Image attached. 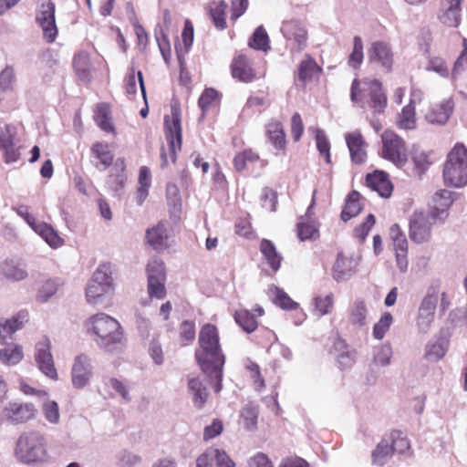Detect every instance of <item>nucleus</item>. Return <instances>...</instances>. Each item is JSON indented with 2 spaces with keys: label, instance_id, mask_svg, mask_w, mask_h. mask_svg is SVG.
Segmentation results:
<instances>
[{
  "label": "nucleus",
  "instance_id": "f257e3e1",
  "mask_svg": "<svg viewBox=\"0 0 467 467\" xmlns=\"http://www.w3.org/2000/svg\"><path fill=\"white\" fill-rule=\"evenodd\" d=\"M199 348L194 357L202 372L209 371L212 366L224 365L225 358L220 345V336L215 325L204 324L199 332Z\"/></svg>",
  "mask_w": 467,
  "mask_h": 467
},
{
  "label": "nucleus",
  "instance_id": "f03ea898",
  "mask_svg": "<svg viewBox=\"0 0 467 467\" xmlns=\"http://www.w3.org/2000/svg\"><path fill=\"white\" fill-rule=\"evenodd\" d=\"M87 329L96 337V342L107 351L123 345V332L119 323L112 317L99 313L86 322Z\"/></svg>",
  "mask_w": 467,
  "mask_h": 467
},
{
  "label": "nucleus",
  "instance_id": "7ed1b4c3",
  "mask_svg": "<svg viewBox=\"0 0 467 467\" xmlns=\"http://www.w3.org/2000/svg\"><path fill=\"white\" fill-rule=\"evenodd\" d=\"M443 182L448 187L467 185V147L457 142L448 152L442 170Z\"/></svg>",
  "mask_w": 467,
  "mask_h": 467
},
{
  "label": "nucleus",
  "instance_id": "20e7f679",
  "mask_svg": "<svg viewBox=\"0 0 467 467\" xmlns=\"http://www.w3.org/2000/svg\"><path fill=\"white\" fill-rule=\"evenodd\" d=\"M350 99L356 103H366L375 113H381L387 106V96L383 90L382 83L378 79L358 78L352 81Z\"/></svg>",
  "mask_w": 467,
  "mask_h": 467
},
{
  "label": "nucleus",
  "instance_id": "39448f33",
  "mask_svg": "<svg viewBox=\"0 0 467 467\" xmlns=\"http://www.w3.org/2000/svg\"><path fill=\"white\" fill-rule=\"evenodd\" d=\"M16 457L22 462H40L47 456V442L45 435L36 430L23 432L16 445Z\"/></svg>",
  "mask_w": 467,
  "mask_h": 467
},
{
  "label": "nucleus",
  "instance_id": "423d86ee",
  "mask_svg": "<svg viewBox=\"0 0 467 467\" xmlns=\"http://www.w3.org/2000/svg\"><path fill=\"white\" fill-rule=\"evenodd\" d=\"M113 290L112 266L109 263L100 264L86 289L87 301L90 305H98Z\"/></svg>",
  "mask_w": 467,
  "mask_h": 467
},
{
  "label": "nucleus",
  "instance_id": "0eeeda50",
  "mask_svg": "<svg viewBox=\"0 0 467 467\" xmlns=\"http://www.w3.org/2000/svg\"><path fill=\"white\" fill-rule=\"evenodd\" d=\"M381 157L395 166L401 168L408 161V150L405 140L391 130L381 134Z\"/></svg>",
  "mask_w": 467,
  "mask_h": 467
},
{
  "label": "nucleus",
  "instance_id": "6e6552de",
  "mask_svg": "<svg viewBox=\"0 0 467 467\" xmlns=\"http://www.w3.org/2000/svg\"><path fill=\"white\" fill-rule=\"evenodd\" d=\"M438 221L423 211H415L409 221V236L415 244L428 243L431 239L432 226Z\"/></svg>",
  "mask_w": 467,
  "mask_h": 467
},
{
  "label": "nucleus",
  "instance_id": "1a4fd4ad",
  "mask_svg": "<svg viewBox=\"0 0 467 467\" xmlns=\"http://www.w3.org/2000/svg\"><path fill=\"white\" fill-rule=\"evenodd\" d=\"M440 287L441 285L439 281L432 283L428 287L427 293L420 303L418 312L417 323L420 327L428 328L434 321Z\"/></svg>",
  "mask_w": 467,
  "mask_h": 467
},
{
  "label": "nucleus",
  "instance_id": "9d476101",
  "mask_svg": "<svg viewBox=\"0 0 467 467\" xmlns=\"http://www.w3.org/2000/svg\"><path fill=\"white\" fill-rule=\"evenodd\" d=\"M230 70L232 78L239 82L252 83L259 78L253 59L242 52L234 56Z\"/></svg>",
  "mask_w": 467,
  "mask_h": 467
},
{
  "label": "nucleus",
  "instance_id": "9b49d317",
  "mask_svg": "<svg viewBox=\"0 0 467 467\" xmlns=\"http://www.w3.org/2000/svg\"><path fill=\"white\" fill-rule=\"evenodd\" d=\"M35 360L39 370L47 378L57 380L58 374L55 367L51 353V342L48 337H43L36 344Z\"/></svg>",
  "mask_w": 467,
  "mask_h": 467
},
{
  "label": "nucleus",
  "instance_id": "f8f14e48",
  "mask_svg": "<svg viewBox=\"0 0 467 467\" xmlns=\"http://www.w3.org/2000/svg\"><path fill=\"white\" fill-rule=\"evenodd\" d=\"M164 131L171 153L175 161L177 151L182 149L181 113L177 109H172L171 114L164 117Z\"/></svg>",
  "mask_w": 467,
  "mask_h": 467
},
{
  "label": "nucleus",
  "instance_id": "ddd939ff",
  "mask_svg": "<svg viewBox=\"0 0 467 467\" xmlns=\"http://www.w3.org/2000/svg\"><path fill=\"white\" fill-rule=\"evenodd\" d=\"M56 5L52 0L42 3L39 11L36 13V20L43 30L44 38L48 43L55 41L57 36L56 26Z\"/></svg>",
  "mask_w": 467,
  "mask_h": 467
},
{
  "label": "nucleus",
  "instance_id": "4468645a",
  "mask_svg": "<svg viewBox=\"0 0 467 467\" xmlns=\"http://www.w3.org/2000/svg\"><path fill=\"white\" fill-rule=\"evenodd\" d=\"M359 262V256L339 252L332 267L333 278L337 282L348 279L357 271Z\"/></svg>",
  "mask_w": 467,
  "mask_h": 467
},
{
  "label": "nucleus",
  "instance_id": "2eb2a0df",
  "mask_svg": "<svg viewBox=\"0 0 467 467\" xmlns=\"http://www.w3.org/2000/svg\"><path fill=\"white\" fill-rule=\"evenodd\" d=\"M92 374L90 358L85 354L77 356L71 370V379L74 387L82 389L87 386L92 378Z\"/></svg>",
  "mask_w": 467,
  "mask_h": 467
},
{
  "label": "nucleus",
  "instance_id": "dca6fc26",
  "mask_svg": "<svg viewBox=\"0 0 467 467\" xmlns=\"http://www.w3.org/2000/svg\"><path fill=\"white\" fill-rule=\"evenodd\" d=\"M36 411L33 404L10 402L3 409L2 415L8 421L17 424L33 419Z\"/></svg>",
  "mask_w": 467,
  "mask_h": 467
},
{
  "label": "nucleus",
  "instance_id": "f3484780",
  "mask_svg": "<svg viewBox=\"0 0 467 467\" xmlns=\"http://www.w3.org/2000/svg\"><path fill=\"white\" fill-rule=\"evenodd\" d=\"M368 58L371 63H377L387 72L392 69L394 58L389 45L383 41H375L368 50Z\"/></svg>",
  "mask_w": 467,
  "mask_h": 467
},
{
  "label": "nucleus",
  "instance_id": "a211bd4d",
  "mask_svg": "<svg viewBox=\"0 0 467 467\" xmlns=\"http://www.w3.org/2000/svg\"><path fill=\"white\" fill-rule=\"evenodd\" d=\"M351 161L356 164H361L367 160V147L364 137L360 131H352L345 135Z\"/></svg>",
  "mask_w": 467,
  "mask_h": 467
},
{
  "label": "nucleus",
  "instance_id": "6ab92c4d",
  "mask_svg": "<svg viewBox=\"0 0 467 467\" xmlns=\"http://www.w3.org/2000/svg\"><path fill=\"white\" fill-rule=\"evenodd\" d=\"M454 109L452 99H446L432 104L427 111L425 118L432 124L444 125L448 122Z\"/></svg>",
  "mask_w": 467,
  "mask_h": 467
},
{
  "label": "nucleus",
  "instance_id": "aec40b11",
  "mask_svg": "<svg viewBox=\"0 0 467 467\" xmlns=\"http://www.w3.org/2000/svg\"><path fill=\"white\" fill-rule=\"evenodd\" d=\"M265 315V310L262 306L256 305L253 311L246 308H240L234 314V321L246 333H252L258 327L257 317Z\"/></svg>",
  "mask_w": 467,
  "mask_h": 467
},
{
  "label": "nucleus",
  "instance_id": "412c9836",
  "mask_svg": "<svg viewBox=\"0 0 467 467\" xmlns=\"http://www.w3.org/2000/svg\"><path fill=\"white\" fill-rule=\"evenodd\" d=\"M462 0H441L439 20L449 27H458L461 23Z\"/></svg>",
  "mask_w": 467,
  "mask_h": 467
},
{
  "label": "nucleus",
  "instance_id": "4be33fe9",
  "mask_svg": "<svg viewBox=\"0 0 467 467\" xmlns=\"http://www.w3.org/2000/svg\"><path fill=\"white\" fill-rule=\"evenodd\" d=\"M281 32L285 39L294 41L297 50L301 51L306 47L307 31L299 21L288 20L282 24Z\"/></svg>",
  "mask_w": 467,
  "mask_h": 467
},
{
  "label": "nucleus",
  "instance_id": "5701e85b",
  "mask_svg": "<svg viewBox=\"0 0 467 467\" xmlns=\"http://www.w3.org/2000/svg\"><path fill=\"white\" fill-rule=\"evenodd\" d=\"M451 204V193L442 190L433 195L431 210L427 213L431 214L439 223H443L449 215V209Z\"/></svg>",
  "mask_w": 467,
  "mask_h": 467
},
{
  "label": "nucleus",
  "instance_id": "b1692460",
  "mask_svg": "<svg viewBox=\"0 0 467 467\" xmlns=\"http://www.w3.org/2000/svg\"><path fill=\"white\" fill-rule=\"evenodd\" d=\"M366 184L380 197L389 198L393 192V184L389 175L382 171H374L366 176Z\"/></svg>",
  "mask_w": 467,
  "mask_h": 467
},
{
  "label": "nucleus",
  "instance_id": "393cba45",
  "mask_svg": "<svg viewBox=\"0 0 467 467\" xmlns=\"http://www.w3.org/2000/svg\"><path fill=\"white\" fill-rule=\"evenodd\" d=\"M265 136L275 150L285 153L286 134L281 121L271 119L265 125Z\"/></svg>",
  "mask_w": 467,
  "mask_h": 467
},
{
  "label": "nucleus",
  "instance_id": "a878e982",
  "mask_svg": "<svg viewBox=\"0 0 467 467\" xmlns=\"http://www.w3.org/2000/svg\"><path fill=\"white\" fill-rule=\"evenodd\" d=\"M256 164L263 168L266 163L260 158L259 153L251 148L238 151L233 160L234 168L237 172L247 171Z\"/></svg>",
  "mask_w": 467,
  "mask_h": 467
},
{
  "label": "nucleus",
  "instance_id": "bb28decb",
  "mask_svg": "<svg viewBox=\"0 0 467 467\" xmlns=\"http://www.w3.org/2000/svg\"><path fill=\"white\" fill-rule=\"evenodd\" d=\"M296 234L300 241H316L320 237L319 223L306 213L300 216L296 223Z\"/></svg>",
  "mask_w": 467,
  "mask_h": 467
},
{
  "label": "nucleus",
  "instance_id": "cd10ccee",
  "mask_svg": "<svg viewBox=\"0 0 467 467\" xmlns=\"http://www.w3.org/2000/svg\"><path fill=\"white\" fill-rule=\"evenodd\" d=\"M28 321V313L26 311H20L10 319L6 320L5 324H0V342H5L8 337L21 329L24 324Z\"/></svg>",
  "mask_w": 467,
  "mask_h": 467
},
{
  "label": "nucleus",
  "instance_id": "c85d7f7f",
  "mask_svg": "<svg viewBox=\"0 0 467 467\" xmlns=\"http://www.w3.org/2000/svg\"><path fill=\"white\" fill-rule=\"evenodd\" d=\"M148 244L156 251H162L167 247L168 234L165 223L160 222L156 226L146 232Z\"/></svg>",
  "mask_w": 467,
  "mask_h": 467
},
{
  "label": "nucleus",
  "instance_id": "c756f323",
  "mask_svg": "<svg viewBox=\"0 0 467 467\" xmlns=\"http://www.w3.org/2000/svg\"><path fill=\"white\" fill-rule=\"evenodd\" d=\"M259 249L268 265L274 272H277L281 267L283 257L277 252L274 243L268 239H262Z\"/></svg>",
  "mask_w": 467,
  "mask_h": 467
},
{
  "label": "nucleus",
  "instance_id": "7c9ffc66",
  "mask_svg": "<svg viewBox=\"0 0 467 467\" xmlns=\"http://www.w3.org/2000/svg\"><path fill=\"white\" fill-rule=\"evenodd\" d=\"M321 72L322 68L317 65L316 60L310 55H306L305 58L298 66L297 76L299 81L305 85L315 77H317Z\"/></svg>",
  "mask_w": 467,
  "mask_h": 467
},
{
  "label": "nucleus",
  "instance_id": "2f4dec72",
  "mask_svg": "<svg viewBox=\"0 0 467 467\" xmlns=\"http://www.w3.org/2000/svg\"><path fill=\"white\" fill-rule=\"evenodd\" d=\"M94 121L107 133H116L115 127L111 119L110 107L108 103H99L94 110Z\"/></svg>",
  "mask_w": 467,
  "mask_h": 467
},
{
  "label": "nucleus",
  "instance_id": "473e14b6",
  "mask_svg": "<svg viewBox=\"0 0 467 467\" xmlns=\"http://www.w3.org/2000/svg\"><path fill=\"white\" fill-rule=\"evenodd\" d=\"M188 389L192 395V402L195 408L201 410L208 400V392L205 386L199 378L188 379Z\"/></svg>",
  "mask_w": 467,
  "mask_h": 467
},
{
  "label": "nucleus",
  "instance_id": "72a5a7b5",
  "mask_svg": "<svg viewBox=\"0 0 467 467\" xmlns=\"http://www.w3.org/2000/svg\"><path fill=\"white\" fill-rule=\"evenodd\" d=\"M222 95L215 88H206L198 99V106L202 112V116L219 107Z\"/></svg>",
  "mask_w": 467,
  "mask_h": 467
},
{
  "label": "nucleus",
  "instance_id": "f704fd0d",
  "mask_svg": "<svg viewBox=\"0 0 467 467\" xmlns=\"http://www.w3.org/2000/svg\"><path fill=\"white\" fill-rule=\"evenodd\" d=\"M227 4L223 0L213 1L208 6L209 16L213 20L214 26L219 30L226 28L225 14Z\"/></svg>",
  "mask_w": 467,
  "mask_h": 467
},
{
  "label": "nucleus",
  "instance_id": "c9c22d12",
  "mask_svg": "<svg viewBox=\"0 0 467 467\" xmlns=\"http://www.w3.org/2000/svg\"><path fill=\"white\" fill-rule=\"evenodd\" d=\"M92 156L98 160L99 164L103 169L109 168L114 160V154L109 150V145L106 142H95L90 148Z\"/></svg>",
  "mask_w": 467,
  "mask_h": 467
},
{
  "label": "nucleus",
  "instance_id": "e433bc0d",
  "mask_svg": "<svg viewBox=\"0 0 467 467\" xmlns=\"http://www.w3.org/2000/svg\"><path fill=\"white\" fill-rule=\"evenodd\" d=\"M24 358L23 347L18 344H10L0 349V362L6 366H15Z\"/></svg>",
  "mask_w": 467,
  "mask_h": 467
},
{
  "label": "nucleus",
  "instance_id": "4c0bfd02",
  "mask_svg": "<svg viewBox=\"0 0 467 467\" xmlns=\"http://www.w3.org/2000/svg\"><path fill=\"white\" fill-rule=\"evenodd\" d=\"M360 200L361 195L358 192L352 191L348 193L344 209L341 213L343 221L347 222L361 212L362 206Z\"/></svg>",
  "mask_w": 467,
  "mask_h": 467
},
{
  "label": "nucleus",
  "instance_id": "58836bf2",
  "mask_svg": "<svg viewBox=\"0 0 467 467\" xmlns=\"http://www.w3.org/2000/svg\"><path fill=\"white\" fill-rule=\"evenodd\" d=\"M396 125L400 130H413L416 128L415 104L412 101L398 114Z\"/></svg>",
  "mask_w": 467,
  "mask_h": 467
},
{
  "label": "nucleus",
  "instance_id": "ea45409f",
  "mask_svg": "<svg viewBox=\"0 0 467 467\" xmlns=\"http://www.w3.org/2000/svg\"><path fill=\"white\" fill-rule=\"evenodd\" d=\"M36 233L52 248H58L64 244L63 238L47 223H40L39 225L36 226Z\"/></svg>",
  "mask_w": 467,
  "mask_h": 467
},
{
  "label": "nucleus",
  "instance_id": "a19ab883",
  "mask_svg": "<svg viewBox=\"0 0 467 467\" xmlns=\"http://www.w3.org/2000/svg\"><path fill=\"white\" fill-rule=\"evenodd\" d=\"M139 188L136 192V200L139 205H141L149 195V188L151 184L150 171L146 166L140 168Z\"/></svg>",
  "mask_w": 467,
  "mask_h": 467
},
{
  "label": "nucleus",
  "instance_id": "79ce46f5",
  "mask_svg": "<svg viewBox=\"0 0 467 467\" xmlns=\"http://www.w3.org/2000/svg\"><path fill=\"white\" fill-rule=\"evenodd\" d=\"M258 414V407L249 403L241 410L240 423L248 431L255 430L257 427Z\"/></svg>",
  "mask_w": 467,
  "mask_h": 467
},
{
  "label": "nucleus",
  "instance_id": "37998d69",
  "mask_svg": "<svg viewBox=\"0 0 467 467\" xmlns=\"http://www.w3.org/2000/svg\"><path fill=\"white\" fill-rule=\"evenodd\" d=\"M392 243L395 250L398 267L401 272H405L408 268V240L406 237H401L398 238V240H395Z\"/></svg>",
  "mask_w": 467,
  "mask_h": 467
},
{
  "label": "nucleus",
  "instance_id": "c03bdc74",
  "mask_svg": "<svg viewBox=\"0 0 467 467\" xmlns=\"http://www.w3.org/2000/svg\"><path fill=\"white\" fill-rule=\"evenodd\" d=\"M368 309L363 300H356L349 308V321L354 326L365 325Z\"/></svg>",
  "mask_w": 467,
  "mask_h": 467
},
{
  "label": "nucleus",
  "instance_id": "a18cd8bd",
  "mask_svg": "<svg viewBox=\"0 0 467 467\" xmlns=\"http://www.w3.org/2000/svg\"><path fill=\"white\" fill-rule=\"evenodd\" d=\"M1 269H2V273L4 274V275L6 278L15 280V281L23 280L27 275L26 271L25 270V267L21 264L16 263L12 260L5 261L2 265Z\"/></svg>",
  "mask_w": 467,
  "mask_h": 467
},
{
  "label": "nucleus",
  "instance_id": "49530a36",
  "mask_svg": "<svg viewBox=\"0 0 467 467\" xmlns=\"http://www.w3.org/2000/svg\"><path fill=\"white\" fill-rule=\"evenodd\" d=\"M166 281L161 279H154L150 276L147 279V293L150 298H156L162 300L167 296V289L165 285Z\"/></svg>",
  "mask_w": 467,
  "mask_h": 467
},
{
  "label": "nucleus",
  "instance_id": "de8ad7c7",
  "mask_svg": "<svg viewBox=\"0 0 467 467\" xmlns=\"http://www.w3.org/2000/svg\"><path fill=\"white\" fill-rule=\"evenodd\" d=\"M412 161L418 174H423L434 162L432 153L425 151H415L412 156Z\"/></svg>",
  "mask_w": 467,
  "mask_h": 467
},
{
  "label": "nucleus",
  "instance_id": "09e8293b",
  "mask_svg": "<svg viewBox=\"0 0 467 467\" xmlns=\"http://www.w3.org/2000/svg\"><path fill=\"white\" fill-rule=\"evenodd\" d=\"M73 67L77 75L85 79L89 76L90 61L86 52H79L74 57Z\"/></svg>",
  "mask_w": 467,
  "mask_h": 467
},
{
  "label": "nucleus",
  "instance_id": "8fccbe9b",
  "mask_svg": "<svg viewBox=\"0 0 467 467\" xmlns=\"http://www.w3.org/2000/svg\"><path fill=\"white\" fill-rule=\"evenodd\" d=\"M147 279L150 276H153L154 279H161L162 281H166V268L165 264L162 260L158 258H153L148 262L146 267Z\"/></svg>",
  "mask_w": 467,
  "mask_h": 467
},
{
  "label": "nucleus",
  "instance_id": "3c124183",
  "mask_svg": "<svg viewBox=\"0 0 467 467\" xmlns=\"http://www.w3.org/2000/svg\"><path fill=\"white\" fill-rule=\"evenodd\" d=\"M363 41L360 36H356L353 38V49L348 57V65L357 69L363 62Z\"/></svg>",
  "mask_w": 467,
  "mask_h": 467
},
{
  "label": "nucleus",
  "instance_id": "603ef678",
  "mask_svg": "<svg viewBox=\"0 0 467 467\" xmlns=\"http://www.w3.org/2000/svg\"><path fill=\"white\" fill-rule=\"evenodd\" d=\"M249 46L257 50L266 51L270 48L269 37L263 26H259L253 34L252 39L249 41Z\"/></svg>",
  "mask_w": 467,
  "mask_h": 467
},
{
  "label": "nucleus",
  "instance_id": "864d4df0",
  "mask_svg": "<svg viewBox=\"0 0 467 467\" xmlns=\"http://www.w3.org/2000/svg\"><path fill=\"white\" fill-rule=\"evenodd\" d=\"M392 322V315L389 312H385L373 327V337L379 340L382 339L389 331Z\"/></svg>",
  "mask_w": 467,
  "mask_h": 467
},
{
  "label": "nucleus",
  "instance_id": "5fc2aeb1",
  "mask_svg": "<svg viewBox=\"0 0 467 467\" xmlns=\"http://www.w3.org/2000/svg\"><path fill=\"white\" fill-rule=\"evenodd\" d=\"M245 369L253 380L254 389L257 391L263 390L265 388V382L261 374L259 365L254 361L249 360L245 364Z\"/></svg>",
  "mask_w": 467,
  "mask_h": 467
},
{
  "label": "nucleus",
  "instance_id": "6e6d98bb",
  "mask_svg": "<svg viewBox=\"0 0 467 467\" xmlns=\"http://www.w3.org/2000/svg\"><path fill=\"white\" fill-rule=\"evenodd\" d=\"M392 438V453L398 452L403 454L410 449V443L407 436H405L400 431H393L391 432Z\"/></svg>",
  "mask_w": 467,
  "mask_h": 467
},
{
  "label": "nucleus",
  "instance_id": "4d7b16f0",
  "mask_svg": "<svg viewBox=\"0 0 467 467\" xmlns=\"http://www.w3.org/2000/svg\"><path fill=\"white\" fill-rule=\"evenodd\" d=\"M15 79L13 67L6 66L0 73V100L3 99V93L13 89Z\"/></svg>",
  "mask_w": 467,
  "mask_h": 467
},
{
  "label": "nucleus",
  "instance_id": "13d9d810",
  "mask_svg": "<svg viewBox=\"0 0 467 467\" xmlns=\"http://www.w3.org/2000/svg\"><path fill=\"white\" fill-rule=\"evenodd\" d=\"M392 454L391 445L387 440L380 441L372 451L373 462L378 465L384 464L385 460Z\"/></svg>",
  "mask_w": 467,
  "mask_h": 467
},
{
  "label": "nucleus",
  "instance_id": "bf43d9fd",
  "mask_svg": "<svg viewBox=\"0 0 467 467\" xmlns=\"http://www.w3.org/2000/svg\"><path fill=\"white\" fill-rule=\"evenodd\" d=\"M316 143L317 148L322 157H324L327 163H331V155H330V142L325 134V132L321 130H317L316 134Z\"/></svg>",
  "mask_w": 467,
  "mask_h": 467
},
{
  "label": "nucleus",
  "instance_id": "052dcab7",
  "mask_svg": "<svg viewBox=\"0 0 467 467\" xmlns=\"http://www.w3.org/2000/svg\"><path fill=\"white\" fill-rule=\"evenodd\" d=\"M334 306V296L332 294L315 298V310L318 315L324 316L331 312Z\"/></svg>",
  "mask_w": 467,
  "mask_h": 467
},
{
  "label": "nucleus",
  "instance_id": "680f3d73",
  "mask_svg": "<svg viewBox=\"0 0 467 467\" xmlns=\"http://www.w3.org/2000/svg\"><path fill=\"white\" fill-rule=\"evenodd\" d=\"M274 303L285 310H293L298 307V304L293 301L289 296L281 289L276 288Z\"/></svg>",
  "mask_w": 467,
  "mask_h": 467
},
{
  "label": "nucleus",
  "instance_id": "e2e57ef3",
  "mask_svg": "<svg viewBox=\"0 0 467 467\" xmlns=\"http://www.w3.org/2000/svg\"><path fill=\"white\" fill-rule=\"evenodd\" d=\"M446 354V348L442 342L429 343L426 346L425 358L429 360H439Z\"/></svg>",
  "mask_w": 467,
  "mask_h": 467
},
{
  "label": "nucleus",
  "instance_id": "0e129e2a",
  "mask_svg": "<svg viewBox=\"0 0 467 467\" xmlns=\"http://www.w3.org/2000/svg\"><path fill=\"white\" fill-rule=\"evenodd\" d=\"M427 69L438 73L442 78H447L450 74L446 61L440 57H431L427 66Z\"/></svg>",
  "mask_w": 467,
  "mask_h": 467
},
{
  "label": "nucleus",
  "instance_id": "69168bd1",
  "mask_svg": "<svg viewBox=\"0 0 467 467\" xmlns=\"http://www.w3.org/2000/svg\"><path fill=\"white\" fill-rule=\"evenodd\" d=\"M58 284L52 279H47L43 282L41 287L37 293V299L41 302L47 301L50 296H52L57 290Z\"/></svg>",
  "mask_w": 467,
  "mask_h": 467
},
{
  "label": "nucleus",
  "instance_id": "338daca9",
  "mask_svg": "<svg viewBox=\"0 0 467 467\" xmlns=\"http://www.w3.org/2000/svg\"><path fill=\"white\" fill-rule=\"evenodd\" d=\"M375 223V216L373 214H368L364 220V222L355 228V236L359 241H364L371 228L374 226Z\"/></svg>",
  "mask_w": 467,
  "mask_h": 467
},
{
  "label": "nucleus",
  "instance_id": "774afa93",
  "mask_svg": "<svg viewBox=\"0 0 467 467\" xmlns=\"http://www.w3.org/2000/svg\"><path fill=\"white\" fill-rule=\"evenodd\" d=\"M211 452L213 455V460L214 459L216 462L217 467H234V462L230 458V456L222 450L217 448H211Z\"/></svg>",
  "mask_w": 467,
  "mask_h": 467
}]
</instances>
